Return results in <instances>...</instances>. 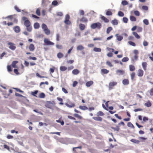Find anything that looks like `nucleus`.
I'll use <instances>...</instances> for the list:
<instances>
[{
    "mask_svg": "<svg viewBox=\"0 0 153 153\" xmlns=\"http://www.w3.org/2000/svg\"><path fill=\"white\" fill-rule=\"evenodd\" d=\"M134 14L137 16H139L140 15V12L137 10L134 11Z\"/></svg>",
    "mask_w": 153,
    "mask_h": 153,
    "instance_id": "79ce46f5",
    "label": "nucleus"
},
{
    "mask_svg": "<svg viewBox=\"0 0 153 153\" xmlns=\"http://www.w3.org/2000/svg\"><path fill=\"white\" fill-rule=\"evenodd\" d=\"M111 22L113 25H117L118 24V21L116 19L112 20Z\"/></svg>",
    "mask_w": 153,
    "mask_h": 153,
    "instance_id": "aec40b11",
    "label": "nucleus"
},
{
    "mask_svg": "<svg viewBox=\"0 0 153 153\" xmlns=\"http://www.w3.org/2000/svg\"><path fill=\"white\" fill-rule=\"evenodd\" d=\"M143 22L144 24L146 25H148L149 24V22L148 19H144L143 21Z\"/></svg>",
    "mask_w": 153,
    "mask_h": 153,
    "instance_id": "a19ab883",
    "label": "nucleus"
},
{
    "mask_svg": "<svg viewBox=\"0 0 153 153\" xmlns=\"http://www.w3.org/2000/svg\"><path fill=\"white\" fill-rule=\"evenodd\" d=\"M106 64L107 65H108L110 67H113V65L109 61H107Z\"/></svg>",
    "mask_w": 153,
    "mask_h": 153,
    "instance_id": "de8ad7c7",
    "label": "nucleus"
},
{
    "mask_svg": "<svg viewBox=\"0 0 153 153\" xmlns=\"http://www.w3.org/2000/svg\"><path fill=\"white\" fill-rule=\"evenodd\" d=\"M118 15L120 17H123L124 15V13L121 11H119L118 12Z\"/></svg>",
    "mask_w": 153,
    "mask_h": 153,
    "instance_id": "58836bf2",
    "label": "nucleus"
},
{
    "mask_svg": "<svg viewBox=\"0 0 153 153\" xmlns=\"http://www.w3.org/2000/svg\"><path fill=\"white\" fill-rule=\"evenodd\" d=\"M143 74V71L141 69L138 70L137 72V75L141 77L142 76Z\"/></svg>",
    "mask_w": 153,
    "mask_h": 153,
    "instance_id": "0eeeda50",
    "label": "nucleus"
},
{
    "mask_svg": "<svg viewBox=\"0 0 153 153\" xmlns=\"http://www.w3.org/2000/svg\"><path fill=\"white\" fill-rule=\"evenodd\" d=\"M24 24L26 27H27L30 25L31 23L30 21L29 20H28L27 21H25L24 23Z\"/></svg>",
    "mask_w": 153,
    "mask_h": 153,
    "instance_id": "cd10ccee",
    "label": "nucleus"
},
{
    "mask_svg": "<svg viewBox=\"0 0 153 153\" xmlns=\"http://www.w3.org/2000/svg\"><path fill=\"white\" fill-rule=\"evenodd\" d=\"M135 73L134 72H132L131 74V78L132 80H133L135 77Z\"/></svg>",
    "mask_w": 153,
    "mask_h": 153,
    "instance_id": "49530a36",
    "label": "nucleus"
},
{
    "mask_svg": "<svg viewBox=\"0 0 153 153\" xmlns=\"http://www.w3.org/2000/svg\"><path fill=\"white\" fill-rule=\"evenodd\" d=\"M65 105H66L68 107L71 108L74 107L75 106V104L74 103H71L70 105H69L67 103H65Z\"/></svg>",
    "mask_w": 153,
    "mask_h": 153,
    "instance_id": "412c9836",
    "label": "nucleus"
},
{
    "mask_svg": "<svg viewBox=\"0 0 153 153\" xmlns=\"http://www.w3.org/2000/svg\"><path fill=\"white\" fill-rule=\"evenodd\" d=\"M18 61H13L12 63V65L13 68H16V64L18 63Z\"/></svg>",
    "mask_w": 153,
    "mask_h": 153,
    "instance_id": "a878e982",
    "label": "nucleus"
},
{
    "mask_svg": "<svg viewBox=\"0 0 153 153\" xmlns=\"http://www.w3.org/2000/svg\"><path fill=\"white\" fill-rule=\"evenodd\" d=\"M93 83V82L92 81H90L87 82L86 83V85L88 87L91 86Z\"/></svg>",
    "mask_w": 153,
    "mask_h": 153,
    "instance_id": "4468645a",
    "label": "nucleus"
},
{
    "mask_svg": "<svg viewBox=\"0 0 153 153\" xmlns=\"http://www.w3.org/2000/svg\"><path fill=\"white\" fill-rule=\"evenodd\" d=\"M142 65L143 69L146 71V70L147 63L146 62H143L142 63Z\"/></svg>",
    "mask_w": 153,
    "mask_h": 153,
    "instance_id": "9d476101",
    "label": "nucleus"
},
{
    "mask_svg": "<svg viewBox=\"0 0 153 153\" xmlns=\"http://www.w3.org/2000/svg\"><path fill=\"white\" fill-rule=\"evenodd\" d=\"M81 21L83 22H87V19L85 17H83L80 20Z\"/></svg>",
    "mask_w": 153,
    "mask_h": 153,
    "instance_id": "4d7b16f0",
    "label": "nucleus"
},
{
    "mask_svg": "<svg viewBox=\"0 0 153 153\" xmlns=\"http://www.w3.org/2000/svg\"><path fill=\"white\" fill-rule=\"evenodd\" d=\"M52 4L54 6H56L58 4V2L56 1H54L52 2Z\"/></svg>",
    "mask_w": 153,
    "mask_h": 153,
    "instance_id": "bf43d9fd",
    "label": "nucleus"
},
{
    "mask_svg": "<svg viewBox=\"0 0 153 153\" xmlns=\"http://www.w3.org/2000/svg\"><path fill=\"white\" fill-rule=\"evenodd\" d=\"M79 27L80 29L82 30H84L85 28V26L82 24H80L79 25Z\"/></svg>",
    "mask_w": 153,
    "mask_h": 153,
    "instance_id": "5701e85b",
    "label": "nucleus"
},
{
    "mask_svg": "<svg viewBox=\"0 0 153 153\" xmlns=\"http://www.w3.org/2000/svg\"><path fill=\"white\" fill-rule=\"evenodd\" d=\"M137 30L138 32H141L142 30V28L141 27H139L137 28Z\"/></svg>",
    "mask_w": 153,
    "mask_h": 153,
    "instance_id": "0e129e2a",
    "label": "nucleus"
},
{
    "mask_svg": "<svg viewBox=\"0 0 153 153\" xmlns=\"http://www.w3.org/2000/svg\"><path fill=\"white\" fill-rule=\"evenodd\" d=\"M36 13L38 16H40V11L39 8L37 9L36 11Z\"/></svg>",
    "mask_w": 153,
    "mask_h": 153,
    "instance_id": "6e6d98bb",
    "label": "nucleus"
},
{
    "mask_svg": "<svg viewBox=\"0 0 153 153\" xmlns=\"http://www.w3.org/2000/svg\"><path fill=\"white\" fill-rule=\"evenodd\" d=\"M79 71L78 69H75L73 70L72 73L74 75H77L79 73Z\"/></svg>",
    "mask_w": 153,
    "mask_h": 153,
    "instance_id": "2eb2a0df",
    "label": "nucleus"
},
{
    "mask_svg": "<svg viewBox=\"0 0 153 153\" xmlns=\"http://www.w3.org/2000/svg\"><path fill=\"white\" fill-rule=\"evenodd\" d=\"M67 69V68L65 66H61L60 67V70L61 71H65Z\"/></svg>",
    "mask_w": 153,
    "mask_h": 153,
    "instance_id": "bb28decb",
    "label": "nucleus"
},
{
    "mask_svg": "<svg viewBox=\"0 0 153 153\" xmlns=\"http://www.w3.org/2000/svg\"><path fill=\"white\" fill-rule=\"evenodd\" d=\"M116 74L118 75H123L124 73L125 72L124 71L121 70H117L116 71Z\"/></svg>",
    "mask_w": 153,
    "mask_h": 153,
    "instance_id": "423d86ee",
    "label": "nucleus"
},
{
    "mask_svg": "<svg viewBox=\"0 0 153 153\" xmlns=\"http://www.w3.org/2000/svg\"><path fill=\"white\" fill-rule=\"evenodd\" d=\"M79 108L82 110H85L88 109V108L87 107L85 106H82L80 105L79 107Z\"/></svg>",
    "mask_w": 153,
    "mask_h": 153,
    "instance_id": "4be33fe9",
    "label": "nucleus"
},
{
    "mask_svg": "<svg viewBox=\"0 0 153 153\" xmlns=\"http://www.w3.org/2000/svg\"><path fill=\"white\" fill-rule=\"evenodd\" d=\"M34 27L35 29H38L39 27V24L38 22L35 23L34 24Z\"/></svg>",
    "mask_w": 153,
    "mask_h": 153,
    "instance_id": "393cba45",
    "label": "nucleus"
},
{
    "mask_svg": "<svg viewBox=\"0 0 153 153\" xmlns=\"http://www.w3.org/2000/svg\"><path fill=\"white\" fill-rule=\"evenodd\" d=\"M7 70L9 72L12 71L10 65H8L7 66Z\"/></svg>",
    "mask_w": 153,
    "mask_h": 153,
    "instance_id": "69168bd1",
    "label": "nucleus"
},
{
    "mask_svg": "<svg viewBox=\"0 0 153 153\" xmlns=\"http://www.w3.org/2000/svg\"><path fill=\"white\" fill-rule=\"evenodd\" d=\"M45 97V95L43 93H40L39 96V98H43Z\"/></svg>",
    "mask_w": 153,
    "mask_h": 153,
    "instance_id": "ea45409f",
    "label": "nucleus"
},
{
    "mask_svg": "<svg viewBox=\"0 0 153 153\" xmlns=\"http://www.w3.org/2000/svg\"><path fill=\"white\" fill-rule=\"evenodd\" d=\"M44 42L45 44L47 45H54V43L53 42L50 41L49 39L47 38H45L44 40Z\"/></svg>",
    "mask_w": 153,
    "mask_h": 153,
    "instance_id": "7ed1b4c3",
    "label": "nucleus"
},
{
    "mask_svg": "<svg viewBox=\"0 0 153 153\" xmlns=\"http://www.w3.org/2000/svg\"><path fill=\"white\" fill-rule=\"evenodd\" d=\"M56 47L57 48L59 49H61L62 48V46L61 45L57 44L56 45Z\"/></svg>",
    "mask_w": 153,
    "mask_h": 153,
    "instance_id": "052dcab7",
    "label": "nucleus"
},
{
    "mask_svg": "<svg viewBox=\"0 0 153 153\" xmlns=\"http://www.w3.org/2000/svg\"><path fill=\"white\" fill-rule=\"evenodd\" d=\"M63 56V54L61 52L58 53L57 54V57L59 59L62 58Z\"/></svg>",
    "mask_w": 153,
    "mask_h": 153,
    "instance_id": "4c0bfd02",
    "label": "nucleus"
},
{
    "mask_svg": "<svg viewBox=\"0 0 153 153\" xmlns=\"http://www.w3.org/2000/svg\"><path fill=\"white\" fill-rule=\"evenodd\" d=\"M84 48L81 45H79L77 47V50H82Z\"/></svg>",
    "mask_w": 153,
    "mask_h": 153,
    "instance_id": "473e14b6",
    "label": "nucleus"
},
{
    "mask_svg": "<svg viewBox=\"0 0 153 153\" xmlns=\"http://www.w3.org/2000/svg\"><path fill=\"white\" fill-rule=\"evenodd\" d=\"M7 45L8 46V48L12 50H14L16 48L15 45L12 42H9L8 43Z\"/></svg>",
    "mask_w": 153,
    "mask_h": 153,
    "instance_id": "f03ea898",
    "label": "nucleus"
},
{
    "mask_svg": "<svg viewBox=\"0 0 153 153\" xmlns=\"http://www.w3.org/2000/svg\"><path fill=\"white\" fill-rule=\"evenodd\" d=\"M101 18L105 23H108L109 22V20L105 17L104 16L101 15Z\"/></svg>",
    "mask_w": 153,
    "mask_h": 153,
    "instance_id": "1a4fd4ad",
    "label": "nucleus"
},
{
    "mask_svg": "<svg viewBox=\"0 0 153 153\" xmlns=\"http://www.w3.org/2000/svg\"><path fill=\"white\" fill-rule=\"evenodd\" d=\"M117 83L116 82H110L108 85V88L109 89H111L113 88L114 86L117 85Z\"/></svg>",
    "mask_w": 153,
    "mask_h": 153,
    "instance_id": "20e7f679",
    "label": "nucleus"
},
{
    "mask_svg": "<svg viewBox=\"0 0 153 153\" xmlns=\"http://www.w3.org/2000/svg\"><path fill=\"white\" fill-rule=\"evenodd\" d=\"M102 27L101 24L99 22L93 23L91 25V27L92 29H95L97 28L98 29H100Z\"/></svg>",
    "mask_w": 153,
    "mask_h": 153,
    "instance_id": "f257e3e1",
    "label": "nucleus"
},
{
    "mask_svg": "<svg viewBox=\"0 0 153 153\" xmlns=\"http://www.w3.org/2000/svg\"><path fill=\"white\" fill-rule=\"evenodd\" d=\"M7 138L8 139H13V137L12 135L8 134L7 135Z\"/></svg>",
    "mask_w": 153,
    "mask_h": 153,
    "instance_id": "338daca9",
    "label": "nucleus"
},
{
    "mask_svg": "<svg viewBox=\"0 0 153 153\" xmlns=\"http://www.w3.org/2000/svg\"><path fill=\"white\" fill-rule=\"evenodd\" d=\"M92 118L93 119L96 121H101L102 120V118L101 117H93Z\"/></svg>",
    "mask_w": 153,
    "mask_h": 153,
    "instance_id": "ddd939ff",
    "label": "nucleus"
},
{
    "mask_svg": "<svg viewBox=\"0 0 153 153\" xmlns=\"http://www.w3.org/2000/svg\"><path fill=\"white\" fill-rule=\"evenodd\" d=\"M121 3L123 6L127 5L128 4L127 1L126 0H124L122 1Z\"/></svg>",
    "mask_w": 153,
    "mask_h": 153,
    "instance_id": "c03bdc74",
    "label": "nucleus"
},
{
    "mask_svg": "<svg viewBox=\"0 0 153 153\" xmlns=\"http://www.w3.org/2000/svg\"><path fill=\"white\" fill-rule=\"evenodd\" d=\"M129 19L131 22H135L136 20V18L134 16H131Z\"/></svg>",
    "mask_w": 153,
    "mask_h": 153,
    "instance_id": "6ab92c4d",
    "label": "nucleus"
},
{
    "mask_svg": "<svg viewBox=\"0 0 153 153\" xmlns=\"http://www.w3.org/2000/svg\"><path fill=\"white\" fill-rule=\"evenodd\" d=\"M144 105L148 107H150L152 105V103L149 101H148Z\"/></svg>",
    "mask_w": 153,
    "mask_h": 153,
    "instance_id": "f3484780",
    "label": "nucleus"
},
{
    "mask_svg": "<svg viewBox=\"0 0 153 153\" xmlns=\"http://www.w3.org/2000/svg\"><path fill=\"white\" fill-rule=\"evenodd\" d=\"M133 35L135 36V37L137 39H139L140 38V36L137 34V33L135 32H134L132 33Z\"/></svg>",
    "mask_w": 153,
    "mask_h": 153,
    "instance_id": "7c9ffc66",
    "label": "nucleus"
},
{
    "mask_svg": "<svg viewBox=\"0 0 153 153\" xmlns=\"http://www.w3.org/2000/svg\"><path fill=\"white\" fill-rule=\"evenodd\" d=\"M111 128L114 130L117 131H118L120 129L119 127L118 126H117L116 128L112 127Z\"/></svg>",
    "mask_w": 153,
    "mask_h": 153,
    "instance_id": "5fc2aeb1",
    "label": "nucleus"
},
{
    "mask_svg": "<svg viewBox=\"0 0 153 153\" xmlns=\"http://www.w3.org/2000/svg\"><path fill=\"white\" fill-rule=\"evenodd\" d=\"M122 83L124 85H128L129 84V82L128 79H125L123 80Z\"/></svg>",
    "mask_w": 153,
    "mask_h": 153,
    "instance_id": "f8f14e48",
    "label": "nucleus"
},
{
    "mask_svg": "<svg viewBox=\"0 0 153 153\" xmlns=\"http://www.w3.org/2000/svg\"><path fill=\"white\" fill-rule=\"evenodd\" d=\"M150 94L151 96L153 95V88H152L149 91Z\"/></svg>",
    "mask_w": 153,
    "mask_h": 153,
    "instance_id": "e2e57ef3",
    "label": "nucleus"
},
{
    "mask_svg": "<svg viewBox=\"0 0 153 153\" xmlns=\"http://www.w3.org/2000/svg\"><path fill=\"white\" fill-rule=\"evenodd\" d=\"M113 30L112 28L111 27H108L106 30V33L107 34H109L110 32Z\"/></svg>",
    "mask_w": 153,
    "mask_h": 153,
    "instance_id": "c756f323",
    "label": "nucleus"
},
{
    "mask_svg": "<svg viewBox=\"0 0 153 153\" xmlns=\"http://www.w3.org/2000/svg\"><path fill=\"white\" fill-rule=\"evenodd\" d=\"M13 30L14 31L17 33H19L21 30L20 27L18 26H16L13 28Z\"/></svg>",
    "mask_w": 153,
    "mask_h": 153,
    "instance_id": "39448f33",
    "label": "nucleus"
},
{
    "mask_svg": "<svg viewBox=\"0 0 153 153\" xmlns=\"http://www.w3.org/2000/svg\"><path fill=\"white\" fill-rule=\"evenodd\" d=\"M109 71L105 69H103L101 70V74L103 73L104 74H107L108 73Z\"/></svg>",
    "mask_w": 153,
    "mask_h": 153,
    "instance_id": "dca6fc26",
    "label": "nucleus"
},
{
    "mask_svg": "<svg viewBox=\"0 0 153 153\" xmlns=\"http://www.w3.org/2000/svg\"><path fill=\"white\" fill-rule=\"evenodd\" d=\"M112 14V12L109 10L107 11L106 13V15L107 16H111Z\"/></svg>",
    "mask_w": 153,
    "mask_h": 153,
    "instance_id": "8fccbe9b",
    "label": "nucleus"
},
{
    "mask_svg": "<svg viewBox=\"0 0 153 153\" xmlns=\"http://www.w3.org/2000/svg\"><path fill=\"white\" fill-rule=\"evenodd\" d=\"M129 70L130 71H133L135 70V68L134 66L132 65H130L129 66Z\"/></svg>",
    "mask_w": 153,
    "mask_h": 153,
    "instance_id": "a211bd4d",
    "label": "nucleus"
},
{
    "mask_svg": "<svg viewBox=\"0 0 153 153\" xmlns=\"http://www.w3.org/2000/svg\"><path fill=\"white\" fill-rule=\"evenodd\" d=\"M131 141L135 143L138 144L139 143L140 141L134 139H132L130 140Z\"/></svg>",
    "mask_w": 153,
    "mask_h": 153,
    "instance_id": "c85d7f7f",
    "label": "nucleus"
},
{
    "mask_svg": "<svg viewBox=\"0 0 153 153\" xmlns=\"http://www.w3.org/2000/svg\"><path fill=\"white\" fill-rule=\"evenodd\" d=\"M128 21V19L126 17H123V21L125 23H126Z\"/></svg>",
    "mask_w": 153,
    "mask_h": 153,
    "instance_id": "3c124183",
    "label": "nucleus"
},
{
    "mask_svg": "<svg viewBox=\"0 0 153 153\" xmlns=\"http://www.w3.org/2000/svg\"><path fill=\"white\" fill-rule=\"evenodd\" d=\"M128 43L129 44V45L133 46H136L135 44L133 42L131 41H129L128 42Z\"/></svg>",
    "mask_w": 153,
    "mask_h": 153,
    "instance_id": "864d4df0",
    "label": "nucleus"
},
{
    "mask_svg": "<svg viewBox=\"0 0 153 153\" xmlns=\"http://www.w3.org/2000/svg\"><path fill=\"white\" fill-rule=\"evenodd\" d=\"M57 100H59V101H60L61 102L59 103V104L61 105H63L64 103L62 102L63 101V100L62 98H60V97H57Z\"/></svg>",
    "mask_w": 153,
    "mask_h": 153,
    "instance_id": "c9c22d12",
    "label": "nucleus"
},
{
    "mask_svg": "<svg viewBox=\"0 0 153 153\" xmlns=\"http://www.w3.org/2000/svg\"><path fill=\"white\" fill-rule=\"evenodd\" d=\"M143 45L144 46H146L148 45V44L147 41L144 40L143 42Z\"/></svg>",
    "mask_w": 153,
    "mask_h": 153,
    "instance_id": "680f3d73",
    "label": "nucleus"
},
{
    "mask_svg": "<svg viewBox=\"0 0 153 153\" xmlns=\"http://www.w3.org/2000/svg\"><path fill=\"white\" fill-rule=\"evenodd\" d=\"M43 31L47 35H49L50 34V31L48 28L45 29V30H44Z\"/></svg>",
    "mask_w": 153,
    "mask_h": 153,
    "instance_id": "72a5a7b5",
    "label": "nucleus"
},
{
    "mask_svg": "<svg viewBox=\"0 0 153 153\" xmlns=\"http://www.w3.org/2000/svg\"><path fill=\"white\" fill-rule=\"evenodd\" d=\"M42 28L43 29V30L48 28L47 26L45 24H42Z\"/></svg>",
    "mask_w": 153,
    "mask_h": 153,
    "instance_id": "e433bc0d",
    "label": "nucleus"
},
{
    "mask_svg": "<svg viewBox=\"0 0 153 153\" xmlns=\"http://www.w3.org/2000/svg\"><path fill=\"white\" fill-rule=\"evenodd\" d=\"M97 116H102L104 115V114L102 111H100L97 112Z\"/></svg>",
    "mask_w": 153,
    "mask_h": 153,
    "instance_id": "09e8293b",
    "label": "nucleus"
},
{
    "mask_svg": "<svg viewBox=\"0 0 153 153\" xmlns=\"http://www.w3.org/2000/svg\"><path fill=\"white\" fill-rule=\"evenodd\" d=\"M102 40V39L101 37H97L94 38L93 39L94 41L96 40Z\"/></svg>",
    "mask_w": 153,
    "mask_h": 153,
    "instance_id": "13d9d810",
    "label": "nucleus"
},
{
    "mask_svg": "<svg viewBox=\"0 0 153 153\" xmlns=\"http://www.w3.org/2000/svg\"><path fill=\"white\" fill-rule=\"evenodd\" d=\"M129 60V58L127 57H125L123 58L122 61L123 62H126Z\"/></svg>",
    "mask_w": 153,
    "mask_h": 153,
    "instance_id": "37998d69",
    "label": "nucleus"
},
{
    "mask_svg": "<svg viewBox=\"0 0 153 153\" xmlns=\"http://www.w3.org/2000/svg\"><path fill=\"white\" fill-rule=\"evenodd\" d=\"M93 51L96 52H100L101 50L100 48L95 47L94 48Z\"/></svg>",
    "mask_w": 153,
    "mask_h": 153,
    "instance_id": "b1692460",
    "label": "nucleus"
},
{
    "mask_svg": "<svg viewBox=\"0 0 153 153\" xmlns=\"http://www.w3.org/2000/svg\"><path fill=\"white\" fill-rule=\"evenodd\" d=\"M29 48L30 51H33L35 49L34 46L33 44H31L30 45Z\"/></svg>",
    "mask_w": 153,
    "mask_h": 153,
    "instance_id": "9b49d317",
    "label": "nucleus"
},
{
    "mask_svg": "<svg viewBox=\"0 0 153 153\" xmlns=\"http://www.w3.org/2000/svg\"><path fill=\"white\" fill-rule=\"evenodd\" d=\"M115 36L117 38V40L118 41H121L123 39V37L122 36L118 35V34H116Z\"/></svg>",
    "mask_w": 153,
    "mask_h": 153,
    "instance_id": "6e6552de",
    "label": "nucleus"
},
{
    "mask_svg": "<svg viewBox=\"0 0 153 153\" xmlns=\"http://www.w3.org/2000/svg\"><path fill=\"white\" fill-rule=\"evenodd\" d=\"M64 22L67 25H70L71 23V22L69 20H65Z\"/></svg>",
    "mask_w": 153,
    "mask_h": 153,
    "instance_id": "603ef678",
    "label": "nucleus"
},
{
    "mask_svg": "<svg viewBox=\"0 0 153 153\" xmlns=\"http://www.w3.org/2000/svg\"><path fill=\"white\" fill-rule=\"evenodd\" d=\"M27 30L29 32H31L32 30V27L30 25L26 27Z\"/></svg>",
    "mask_w": 153,
    "mask_h": 153,
    "instance_id": "2f4dec72",
    "label": "nucleus"
},
{
    "mask_svg": "<svg viewBox=\"0 0 153 153\" xmlns=\"http://www.w3.org/2000/svg\"><path fill=\"white\" fill-rule=\"evenodd\" d=\"M127 126L129 127H131V128H134V125L132 124V123H131V122H129L127 124Z\"/></svg>",
    "mask_w": 153,
    "mask_h": 153,
    "instance_id": "f704fd0d",
    "label": "nucleus"
},
{
    "mask_svg": "<svg viewBox=\"0 0 153 153\" xmlns=\"http://www.w3.org/2000/svg\"><path fill=\"white\" fill-rule=\"evenodd\" d=\"M142 9L144 10H148V7L146 6H142Z\"/></svg>",
    "mask_w": 153,
    "mask_h": 153,
    "instance_id": "a18cd8bd",
    "label": "nucleus"
},
{
    "mask_svg": "<svg viewBox=\"0 0 153 153\" xmlns=\"http://www.w3.org/2000/svg\"><path fill=\"white\" fill-rule=\"evenodd\" d=\"M133 53L135 55H137L139 53V52L137 50H134L133 51Z\"/></svg>",
    "mask_w": 153,
    "mask_h": 153,
    "instance_id": "774afa93",
    "label": "nucleus"
}]
</instances>
